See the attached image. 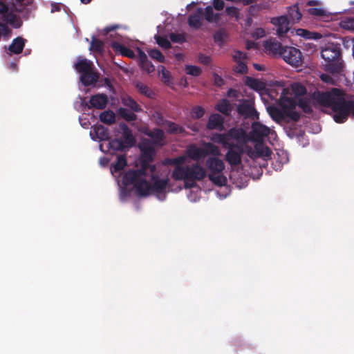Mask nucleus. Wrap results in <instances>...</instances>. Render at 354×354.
<instances>
[{"instance_id":"1","label":"nucleus","mask_w":354,"mask_h":354,"mask_svg":"<svg viewBox=\"0 0 354 354\" xmlns=\"http://www.w3.org/2000/svg\"><path fill=\"white\" fill-rule=\"evenodd\" d=\"M210 140L216 144L221 145L227 151L225 159L231 166H238L241 163V156L244 153L243 145L249 140L248 134L241 128L233 127L226 133H214Z\"/></svg>"},{"instance_id":"2","label":"nucleus","mask_w":354,"mask_h":354,"mask_svg":"<svg viewBox=\"0 0 354 354\" xmlns=\"http://www.w3.org/2000/svg\"><path fill=\"white\" fill-rule=\"evenodd\" d=\"M139 147L141 151V168L139 169H130L124 174L122 182L125 185L131 184L140 176H146L147 174L149 163H152L154 160L156 151L149 142H143Z\"/></svg>"},{"instance_id":"3","label":"nucleus","mask_w":354,"mask_h":354,"mask_svg":"<svg viewBox=\"0 0 354 354\" xmlns=\"http://www.w3.org/2000/svg\"><path fill=\"white\" fill-rule=\"evenodd\" d=\"M321 55L325 62L323 64V67L326 72L333 75L341 73L343 68V62L340 44H326L322 50Z\"/></svg>"},{"instance_id":"4","label":"nucleus","mask_w":354,"mask_h":354,"mask_svg":"<svg viewBox=\"0 0 354 354\" xmlns=\"http://www.w3.org/2000/svg\"><path fill=\"white\" fill-rule=\"evenodd\" d=\"M314 100L321 106L330 108L333 118L340 112L344 95L341 90L334 88L330 91L315 92L313 95Z\"/></svg>"},{"instance_id":"5","label":"nucleus","mask_w":354,"mask_h":354,"mask_svg":"<svg viewBox=\"0 0 354 354\" xmlns=\"http://www.w3.org/2000/svg\"><path fill=\"white\" fill-rule=\"evenodd\" d=\"M207 176L205 169L199 164L194 163L185 165V168H177L173 171L171 177L175 180H182L183 178L201 181Z\"/></svg>"},{"instance_id":"6","label":"nucleus","mask_w":354,"mask_h":354,"mask_svg":"<svg viewBox=\"0 0 354 354\" xmlns=\"http://www.w3.org/2000/svg\"><path fill=\"white\" fill-rule=\"evenodd\" d=\"M186 154L193 160H199L205 158L207 155L220 156L221 150L214 143L204 142L201 147L195 144L189 145L186 150Z\"/></svg>"},{"instance_id":"7","label":"nucleus","mask_w":354,"mask_h":354,"mask_svg":"<svg viewBox=\"0 0 354 354\" xmlns=\"http://www.w3.org/2000/svg\"><path fill=\"white\" fill-rule=\"evenodd\" d=\"M281 57L286 63L293 66H301L303 63L301 51L295 47L285 46Z\"/></svg>"},{"instance_id":"8","label":"nucleus","mask_w":354,"mask_h":354,"mask_svg":"<svg viewBox=\"0 0 354 354\" xmlns=\"http://www.w3.org/2000/svg\"><path fill=\"white\" fill-rule=\"evenodd\" d=\"M240 104L237 106L238 113L245 118L254 120L258 118V112L254 108V103L252 100L248 99H241Z\"/></svg>"},{"instance_id":"9","label":"nucleus","mask_w":354,"mask_h":354,"mask_svg":"<svg viewBox=\"0 0 354 354\" xmlns=\"http://www.w3.org/2000/svg\"><path fill=\"white\" fill-rule=\"evenodd\" d=\"M351 113L354 115V102L346 100L344 97L340 112L335 116V121L337 123H343L347 120Z\"/></svg>"},{"instance_id":"10","label":"nucleus","mask_w":354,"mask_h":354,"mask_svg":"<svg viewBox=\"0 0 354 354\" xmlns=\"http://www.w3.org/2000/svg\"><path fill=\"white\" fill-rule=\"evenodd\" d=\"M270 22L277 27V33L279 37H283L290 29V21L287 16L282 15L278 17H273Z\"/></svg>"},{"instance_id":"11","label":"nucleus","mask_w":354,"mask_h":354,"mask_svg":"<svg viewBox=\"0 0 354 354\" xmlns=\"http://www.w3.org/2000/svg\"><path fill=\"white\" fill-rule=\"evenodd\" d=\"M142 176H140L138 177L131 185H134L136 192L139 196H145L149 195L151 192V184L145 179H142ZM129 185H131V184Z\"/></svg>"},{"instance_id":"12","label":"nucleus","mask_w":354,"mask_h":354,"mask_svg":"<svg viewBox=\"0 0 354 354\" xmlns=\"http://www.w3.org/2000/svg\"><path fill=\"white\" fill-rule=\"evenodd\" d=\"M206 167L209 174H221L225 169L224 162L218 157H209L206 160Z\"/></svg>"},{"instance_id":"13","label":"nucleus","mask_w":354,"mask_h":354,"mask_svg":"<svg viewBox=\"0 0 354 354\" xmlns=\"http://www.w3.org/2000/svg\"><path fill=\"white\" fill-rule=\"evenodd\" d=\"M263 47L266 52L272 54L273 55L281 56V53L285 49V46L277 41L276 39H269L264 42Z\"/></svg>"},{"instance_id":"14","label":"nucleus","mask_w":354,"mask_h":354,"mask_svg":"<svg viewBox=\"0 0 354 354\" xmlns=\"http://www.w3.org/2000/svg\"><path fill=\"white\" fill-rule=\"evenodd\" d=\"M89 103L90 105H88V109H104L107 105L108 97L104 93L95 94L91 97Z\"/></svg>"},{"instance_id":"15","label":"nucleus","mask_w":354,"mask_h":354,"mask_svg":"<svg viewBox=\"0 0 354 354\" xmlns=\"http://www.w3.org/2000/svg\"><path fill=\"white\" fill-rule=\"evenodd\" d=\"M91 135L93 140L98 139L99 140H109L110 132L108 128L102 124L95 125L92 127Z\"/></svg>"},{"instance_id":"16","label":"nucleus","mask_w":354,"mask_h":354,"mask_svg":"<svg viewBox=\"0 0 354 354\" xmlns=\"http://www.w3.org/2000/svg\"><path fill=\"white\" fill-rule=\"evenodd\" d=\"M270 133V129L259 122H255L252 124V136L257 140H262L264 137L268 136Z\"/></svg>"},{"instance_id":"17","label":"nucleus","mask_w":354,"mask_h":354,"mask_svg":"<svg viewBox=\"0 0 354 354\" xmlns=\"http://www.w3.org/2000/svg\"><path fill=\"white\" fill-rule=\"evenodd\" d=\"M152 180L153 183L151 184V192L156 194L164 193L169 184V179L168 178L160 179L158 176L153 175Z\"/></svg>"},{"instance_id":"18","label":"nucleus","mask_w":354,"mask_h":354,"mask_svg":"<svg viewBox=\"0 0 354 354\" xmlns=\"http://www.w3.org/2000/svg\"><path fill=\"white\" fill-rule=\"evenodd\" d=\"M223 117L218 113H213L209 116L206 127L209 130H222L223 129Z\"/></svg>"},{"instance_id":"19","label":"nucleus","mask_w":354,"mask_h":354,"mask_svg":"<svg viewBox=\"0 0 354 354\" xmlns=\"http://www.w3.org/2000/svg\"><path fill=\"white\" fill-rule=\"evenodd\" d=\"M120 129L122 131V137L124 138V142L127 147H131L136 144V139L133 137L131 129L124 122H121L119 124Z\"/></svg>"},{"instance_id":"20","label":"nucleus","mask_w":354,"mask_h":354,"mask_svg":"<svg viewBox=\"0 0 354 354\" xmlns=\"http://www.w3.org/2000/svg\"><path fill=\"white\" fill-rule=\"evenodd\" d=\"M203 19V10L201 8H199L196 12L189 16L188 24L191 28L197 30L201 27Z\"/></svg>"},{"instance_id":"21","label":"nucleus","mask_w":354,"mask_h":354,"mask_svg":"<svg viewBox=\"0 0 354 354\" xmlns=\"http://www.w3.org/2000/svg\"><path fill=\"white\" fill-rule=\"evenodd\" d=\"M111 46L116 54H120L129 58H133L135 57V53L131 49L117 41L112 42Z\"/></svg>"},{"instance_id":"22","label":"nucleus","mask_w":354,"mask_h":354,"mask_svg":"<svg viewBox=\"0 0 354 354\" xmlns=\"http://www.w3.org/2000/svg\"><path fill=\"white\" fill-rule=\"evenodd\" d=\"M99 79V75L93 71V68L88 72H86L80 75V81L84 86H90L95 84Z\"/></svg>"},{"instance_id":"23","label":"nucleus","mask_w":354,"mask_h":354,"mask_svg":"<svg viewBox=\"0 0 354 354\" xmlns=\"http://www.w3.org/2000/svg\"><path fill=\"white\" fill-rule=\"evenodd\" d=\"M26 39L21 37H17L15 38L10 45L8 47V50L13 54L19 55L22 51L25 46Z\"/></svg>"},{"instance_id":"24","label":"nucleus","mask_w":354,"mask_h":354,"mask_svg":"<svg viewBox=\"0 0 354 354\" xmlns=\"http://www.w3.org/2000/svg\"><path fill=\"white\" fill-rule=\"evenodd\" d=\"M267 111L272 119L277 123L284 122V110H281L275 106H270Z\"/></svg>"},{"instance_id":"25","label":"nucleus","mask_w":354,"mask_h":354,"mask_svg":"<svg viewBox=\"0 0 354 354\" xmlns=\"http://www.w3.org/2000/svg\"><path fill=\"white\" fill-rule=\"evenodd\" d=\"M186 161V157L185 156H180L174 158H165L163 164L165 165H174V169L173 171H176L177 168H185L184 164Z\"/></svg>"},{"instance_id":"26","label":"nucleus","mask_w":354,"mask_h":354,"mask_svg":"<svg viewBox=\"0 0 354 354\" xmlns=\"http://www.w3.org/2000/svg\"><path fill=\"white\" fill-rule=\"evenodd\" d=\"M147 135L153 140L155 145L162 146L164 145L165 133L160 129H154L150 131Z\"/></svg>"},{"instance_id":"27","label":"nucleus","mask_w":354,"mask_h":354,"mask_svg":"<svg viewBox=\"0 0 354 354\" xmlns=\"http://www.w3.org/2000/svg\"><path fill=\"white\" fill-rule=\"evenodd\" d=\"M92 68H93V62L86 59H80L75 64V68L78 73H81V75L86 72H88V71L92 69Z\"/></svg>"},{"instance_id":"28","label":"nucleus","mask_w":354,"mask_h":354,"mask_svg":"<svg viewBox=\"0 0 354 354\" xmlns=\"http://www.w3.org/2000/svg\"><path fill=\"white\" fill-rule=\"evenodd\" d=\"M215 109L226 116L230 115L232 111L231 104L227 99H222L218 102L216 104Z\"/></svg>"},{"instance_id":"29","label":"nucleus","mask_w":354,"mask_h":354,"mask_svg":"<svg viewBox=\"0 0 354 354\" xmlns=\"http://www.w3.org/2000/svg\"><path fill=\"white\" fill-rule=\"evenodd\" d=\"M127 159L125 156L121 155L118 156L116 162L111 165V173H120L127 165Z\"/></svg>"},{"instance_id":"30","label":"nucleus","mask_w":354,"mask_h":354,"mask_svg":"<svg viewBox=\"0 0 354 354\" xmlns=\"http://www.w3.org/2000/svg\"><path fill=\"white\" fill-rule=\"evenodd\" d=\"M122 102L124 106L129 107L131 111L134 112L139 113L142 111L141 106L130 96L122 97Z\"/></svg>"},{"instance_id":"31","label":"nucleus","mask_w":354,"mask_h":354,"mask_svg":"<svg viewBox=\"0 0 354 354\" xmlns=\"http://www.w3.org/2000/svg\"><path fill=\"white\" fill-rule=\"evenodd\" d=\"M165 124L167 126V132L171 134H184L185 129L184 127L177 124L176 123L166 120Z\"/></svg>"},{"instance_id":"32","label":"nucleus","mask_w":354,"mask_h":354,"mask_svg":"<svg viewBox=\"0 0 354 354\" xmlns=\"http://www.w3.org/2000/svg\"><path fill=\"white\" fill-rule=\"evenodd\" d=\"M100 120L104 124L111 125L115 122V115L111 110L104 111L100 113Z\"/></svg>"},{"instance_id":"33","label":"nucleus","mask_w":354,"mask_h":354,"mask_svg":"<svg viewBox=\"0 0 354 354\" xmlns=\"http://www.w3.org/2000/svg\"><path fill=\"white\" fill-rule=\"evenodd\" d=\"M118 115L127 122H133L137 120V115L127 108H120L118 110Z\"/></svg>"},{"instance_id":"34","label":"nucleus","mask_w":354,"mask_h":354,"mask_svg":"<svg viewBox=\"0 0 354 354\" xmlns=\"http://www.w3.org/2000/svg\"><path fill=\"white\" fill-rule=\"evenodd\" d=\"M109 145L110 149L115 151H122L127 148V146L123 140L120 138H114L111 140L109 142Z\"/></svg>"},{"instance_id":"35","label":"nucleus","mask_w":354,"mask_h":354,"mask_svg":"<svg viewBox=\"0 0 354 354\" xmlns=\"http://www.w3.org/2000/svg\"><path fill=\"white\" fill-rule=\"evenodd\" d=\"M291 90L297 99L305 95L307 93L306 88L300 83L292 84Z\"/></svg>"},{"instance_id":"36","label":"nucleus","mask_w":354,"mask_h":354,"mask_svg":"<svg viewBox=\"0 0 354 354\" xmlns=\"http://www.w3.org/2000/svg\"><path fill=\"white\" fill-rule=\"evenodd\" d=\"M280 104L283 110L294 109L297 104V99L284 97L281 99Z\"/></svg>"},{"instance_id":"37","label":"nucleus","mask_w":354,"mask_h":354,"mask_svg":"<svg viewBox=\"0 0 354 354\" xmlns=\"http://www.w3.org/2000/svg\"><path fill=\"white\" fill-rule=\"evenodd\" d=\"M288 15L290 19L293 22L299 21L302 17V15L297 5H294L289 8L288 10Z\"/></svg>"},{"instance_id":"38","label":"nucleus","mask_w":354,"mask_h":354,"mask_svg":"<svg viewBox=\"0 0 354 354\" xmlns=\"http://www.w3.org/2000/svg\"><path fill=\"white\" fill-rule=\"evenodd\" d=\"M208 178L214 185L218 186L225 185L227 183V178L220 174H209Z\"/></svg>"},{"instance_id":"39","label":"nucleus","mask_w":354,"mask_h":354,"mask_svg":"<svg viewBox=\"0 0 354 354\" xmlns=\"http://www.w3.org/2000/svg\"><path fill=\"white\" fill-rule=\"evenodd\" d=\"M136 88L142 95L149 98H153L155 96L154 92L148 86L142 82H138L136 84Z\"/></svg>"},{"instance_id":"40","label":"nucleus","mask_w":354,"mask_h":354,"mask_svg":"<svg viewBox=\"0 0 354 354\" xmlns=\"http://www.w3.org/2000/svg\"><path fill=\"white\" fill-rule=\"evenodd\" d=\"M300 119V114L293 109L284 110V122H289L290 120L297 122Z\"/></svg>"},{"instance_id":"41","label":"nucleus","mask_w":354,"mask_h":354,"mask_svg":"<svg viewBox=\"0 0 354 354\" xmlns=\"http://www.w3.org/2000/svg\"><path fill=\"white\" fill-rule=\"evenodd\" d=\"M104 44L102 41L93 37L91 42L90 50L93 52L101 53L104 51Z\"/></svg>"},{"instance_id":"42","label":"nucleus","mask_w":354,"mask_h":354,"mask_svg":"<svg viewBox=\"0 0 354 354\" xmlns=\"http://www.w3.org/2000/svg\"><path fill=\"white\" fill-rule=\"evenodd\" d=\"M297 106L301 108L306 113H311L313 112L310 102L306 99L301 97L298 98Z\"/></svg>"},{"instance_id":"43","label":"nucleus","mask_w":354,"mask_h":354,"mask_svg":"<svg viewBox=\"0 0 354 354\" xmlns=\"http://www.w3.org/2000/svg\"><path fill=\"white\" fill-rule=\"evenodd\" d=\"M185 70L187 75L194 77H198L202 73V69L196 66L186 65Z\"/></svg>"},{"instance_id":"44","label":"nucleus","mask_w":354,"mask_h":354,"mask_svg":"<svg viewBox=\"0 0 354 354\" xmlns=\"http://www.w3.org/2000/svg\"><path fill=\"white\" fill-rule=\"evenodd\" d=\"M149 55L153 59L157 60L160 63L165 62V57L162 53L158 49L154 48L148 51Z\"/></svg>"},{"instance_id":"45","label":"nucleus","mask_w":354,"mask_h":354,"mask_svg":"<svg viewBox=\"0 0 354 354\" xmlns=\"http://www.w3.org/2000/svg\"><path fill=\"white\" fill-rule=\"evenodd\" d=\"M255 152L257 156L259 157H270L272 154V151L268 147H264L263 145L256 146L255 147Z\"/></svg>"},{"instance_id":"46","label":"nucleus","mask_w":354,"mask_h":354,"mask_svg":"<svg viewBox=\"0 0 354 354\" xmlns=\"http://www.w3.org/2000/svg\"><path fill=\"white\" fill-rule=\"evenodd\" d=\"M308 14L315 17H325L327 15V12L322 8H311L308 9Z\"/></svg>"},{"instance_id":"47","label":"nucleus","mask_w":354,"mask_h":354,"mask_svg":"<svg viewBox=\"0 0 354 354\" xmlns=\"http://www.w3.org/2000/svg\"><path fill=\"white\" fill-rule=\"evenodd\" d=\"M233 70L236 73L245 74L248 73V66L243 61L236 62V65L234 67Z\"/></svg>"},{"instance_id":"48","label":"nucleus","mask_w":354,"mask_h":354,"mask_svg":"<svg viewBox=\"0 0 354 354\" xmlns=\"http://www.w3.org/2000/svg\"><path fill=\"white\" fill-rule=\"evenodd\" d=\"M156 40L157 44L165 49H169L171 48L170 41L165 37L161 36H156Z\"/></svg>"},{"instance_id":"49","label":"nucleus","mask_w":354,"mask_h":354,"mask_svg":"<svg viewBox=\"0 0 354 354\" xmlns=\"http://www.w3.org/2000/svg\"><path fill=\"white\" fill-rule=\"evenodd\" d=\"M245 84L252 89L258 90L259 88L260 82L257 79L247 76L245 78Z\"/></svg>"},{"instance_id":"50","label":"nucleus","mask_w":354,"mask_h":354,"mask_svg":"<svg viewBox=\"0 0 354 354\" xmlns=\"http://www.w3.org/2000/svg\"><path fill=\"white\" fill-rule=\"evenodd\" d=\"M139 66L140 67L141 69L147 71L148 73L153 72L155 70L154 66L153 65L151 62H150L148 59L146 61L140 63L139 64Z\"/></svg>"},{"instance_id":"51","label":"nucleus","mask_w":354,"mask_h":354,"mask_svg":"<svg viewBox=\"0 0 354 354\" xmlns=\"http://www.w3.org/2000/svg\"><path fill=\"white\" fill-rule=\"evenodd\" d=\"M171 41L174 43L182 44L186 41V38L184 34L179 33H171L169 35Z\"/></svg>"},{"instance_id":"52","label":"nucleus","mask_w":354,"mask_h":354,"mask_svg":"<svg viewBox=\"0 0 354 354\" xmlns=\"http://www.w3.org/2000/svg\"><path fill=\"white\" fill-rule=\"evenodd\" d=\"M232 58L234 62H243L248 58L247 54L240 50H234L232 55Z\"/></svg>"},{"instance_id":"53","label":"nucleus","mask_w":354,"mask_h":354,"mask_svg":"<svg viewBox=\"0 0 354 354\" xmlns=\"http://www.w3.org/2000/svg\"><path fill=\"white\" fill-rule=\"evenodd\" d=\"M192 114H193V118L199 119L204 115L205 109L200 106H194L192 109Z\"/></svg>"},{"instance_id":"54","label":"nucleus","mask_w":354,"mask_h":354,"mask_svg":"<svg viewBox=\"0 0 354 354\" xmlns=\"http://www.w3.org/2000/svg\"><path fill=\"white\" fill-rule=\"evenodd\" d=\"M296 34L299 36H301L305 39H313L314 37H313V35L314 33L303 28H298L296 30Z\"/></svg>"},{"instance_id":"55","label":"nucleus","mask_w":354,"mask_h":354,"mask_svg":"<svg viewBox=\"0 0 354 354\" xmlns=\"http://www.w3.org/2000/svg\"><path fill=\"white\" fill-rule=\"evenodd\" d=\"M226 14L230 17L239 18V9L235 7H227L225 9Z\"/></svg>"},{"instance_id":"56","label":"nucleus","mask_w":354,"mask_h":354,"mask_svg":"<svg viewBox=\"0 0 354 354\" xmlns=\"http://www.w3.org/2000/svg\"><path fill=\"white\" fill-rule=\"evenodd\" d=\"M214 10L211 6H207L205 8V18L208 21H212L214 19Z\"/></svg>"},{"instance_id":"57","label":"nucleus","mask_w":354,"mask_h":354,"mask_svg":"<svg viewBox=\"0 0 354 354\" xmlns=\"http://www.w3.org/2000/svg\"><path fill=\"white\" fill-rule=\"evenodd\" d=\"M266 32L262 28H256L253 32L252 33V36L253 38L258 39L259 38H262L265 36Z\"/></svg>"},{"instance_id":"58","label":"nucleus","mask_w":354,"mask_h":354,"mask_svg":"<svg viewBox=\"0 0 354 354\" xmlns=\"http://www.w3.org/2000/svg\"><path fill=\"white\" fill-rule=\"evenodd\" d=\"M198 62L204 65L208 66L212 62V59L209 56L200 54L198 55Z\"/></svg>"},{"instance_id":"59","label":"nucleus","mask_w":354,"mask_h":354,"mask_svg":"<svg viewBox=\"0 0 354 354\" xmlns=\"http://www.w3.org/2000/svg\"><path fill=\"white\" fill-rule=\"evenodd\" d=\"M182 180H184V187L185 189H191L197 186L196 180L187 178H183Z\"/></svg>"},{"instance_id":"60","label":"nucleus","mask_w":354,"mask_h":354,"mask_svg":"<svg viewBox=\"0 0 354 354\" xmlns=\"http://www.w3.org/2000/svg\"><path fill=\"white\" fill-rule=\"evenodd\" d=\"M160 73L161 75V79L164 82L166 83L169 81V73L162 66H161V71H160Z\"/></svg>"},{"instance_id":"61","label":"nucleus","mask_w":354,"mask_h":354,"mask_svg":"<svg viewBox=\"0 0 354 354\" xmlns=\"http://www.w3.org/2000/svg\"><path fill=\"white\" fill-rule=\"evenodd\" d=\"M239 95V91L234 88H230L227 92V96L230 98L237 99Z\"/></svg>"},{"instance_id":"62","label":"nucleus","mask_w":354,"mask_h":354,"mask_svg":"<svg viewBox=\"0 0 354 354\" xmlns=\"http://www.w3.org/2000/svg\"><path fill=\"white\" fill-rule=\"evenodd\" d=\"M224 1L223 0H214L213 6L216 10H222L224 8Z\"/></svg>"},{"instance_id":"63","label":"nucleus","mask_w":354,"mask_h":354,"mask_svg":"<svg viewBox=\"0 0 354 354\" xmlns=\"http://www.w3.org/2000/svg\"><path fill=\"white\" fill-rule=\"evenodd\" d=\"M213 77H214V84L216 86H221L222 85L224 84V80L220 75H218L216 73H214Z\"/></svg>"},{"instance_id":"64","label":"nucleus","mask_w":354,"mask_h":354,"mask_svg":"<svg viewBox=\"0 0 354 354\" xmlns=\"http://www.w3.org/2000/svg\"><path fill=\"white\" fill-rule=\"evenodd\" d=\"M147 59V56L145 52L138 48V64L146 61Z\"/></svg>"}]
</instances>
